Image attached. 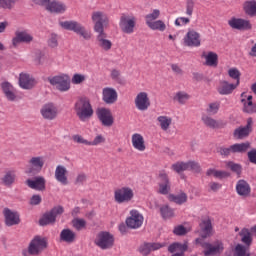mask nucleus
Wrapping results in <instances>:
<instances>
[{"label": "nucleus", "mask_w": 256, "mask_h": 256, "mask_svg": "<svg viewBox=\"0 0 256 256\" xmlns=\"http://www.w3.org/2000/svg\"><path fill=\"white\" fill-rule=\"evenodd\" d=\"M59 25L67 30L72 31L75 34L82 37L85 41H89L92 38L91 31L87 30L83 24L76 20H66V21H60Z\"/></svg>", "instance_id": "1"}, {"label": "nucleus", "mask_w": 256, "mask_h": 256, "mask_svg": "<svg viewBox=\"0 0 256 256\" xmlns=\"http://www.w3.org/2000/svg\"><path fill=\"white\" fill-rule=\"evenodd\" d=\"M75 112L80 121H88L94 113L89 98H79L77 102H75Z\"/></svg>", "instance_id": "2"}, {"label": "nucleus", "mask_w": 256, "mask_h": 256, "mask_svg": "<svg viewBox=\"0 0 256 256\" xmlns=\"http://www.w3.org/2000/svg\"><path fill=\"white\" fill-rule=\"evenodd\" d=\"M47 240L40 236H35L30 242L28 249L22 252L23 256H39L47 248Z\"/></svg>", "instance_id": "3"}, {"label": "nucleus", "mask_w": 256, "mask_h": 256, "mask_svg": "<svg viewBox=\"0 0 256 256\" xmlns=\"http://www.w3.org/2000/svg\"><path fill=\"white\" fill-rule=\"evenodd\" d=\"M137 24V17L133 14L123 13L120 17L119 27L121 32L127 35H131L135 32Z\"/></svg>", "instance_id": "4"}, {"label": "nucleus", "mask_w": 256, "mask_h": 256, "mask_svg": "<svg viewBox=\"0 0 256 256\" xmlns=\"http://www.w3.org/2000/svg\"><path fill=\"white\" fill-rule=\"evenodd\" d=\"M48 82L55 86L60 92H67L70 89V78L67 74H58L57 76H49Z\"/></svg>", "instance_id": "5"}, {"label": "nucleus", "mask_w": 256, "mask_h": 256, "mask_svg": "<svg viewBox=\"0 0 256 256\" xmlns=\"http://www.w3.org/2000/svg\"><path fill=\"white\" fill-rule=\"evenodd\" d=\"M134 199V191L132 188L124 186L114 191V200L117 204L129 203Z\"/></svg>", "instance_id": "6"}, {"label": "nucleus", "mask_w": 256, "mask_h": 256, "mask_svg": "<svg viewBox=\"0 0 256 256\" xmlns=\"http://www.w3.org/2000/svg\"><path fill=\"white\" fill-rule=\"evenodd\" d=\"M92 22L94 23V31L96 33L103 32L104 27L109 24L108 16L103 11H94L91 15Z\"/></svg>", "instance_id": "7"}, {"label": "nucleus", "mask_w": 256, "mask_h": 256, "mask_svg": "<svg viewBox=\"0 0 256 256\" xmlns=\"http://www.w3.org/2000/svg\"><path fill=\"white\" fill-rule=\"evenodd\" d=\"M44 164H45L44 157L42 156L32 157L28 161V166L26 168L25 173L28 175H37L42 171Z\"/></svg>", "instance_id": "8"}, {"label": "nucleus", "mask_w": 256, "mask_h": 256, "mask_svg": "<svg viewBox=\"0 0 256 256\" xmlns=\"http://www.w3.org/2000/svg\"><path fill=\"white\" fill-rule=\"evenodd\" d=\"M95 244L102 250L110 249L114 245V236L109 232H100L95 239Z\"/></svg>", "instance_id": "9"}, {"label": "nucleus", "mask_w": 256, "mask_h": 256, "mask_svg": "<svg viewBox=\"0 0 256 256\" xmlns=\"http://www.w3.org/2000/svg\"><path fill=\"white\" fill-rule=\"evenodd\" d=\"M59 113V110L56 106V104H53V102H48L47 104H44L40 110V114L43 117L44 120L47 121H53L57 118Z\"/></svg>", "instance_id": "10"}, {"label": "nucleus", "mask_w": 256, "mask_h": 256, "mask_svg": "<svg viewBox=\"0 0 256 256\" xmlns=\"http://www.w3.org/2000/svg\"><path fill=\"white\" fill-rule=\"evenodd\" d=\"M63 212L64 209L61 206L53 208L50 212L45 213L43 217L39 220L40 226L54 224L56 221V217L58 215H61Z\"/></svg>", "instance_id": "11"}, {"label": "nucleus", "mask_w": 256, "mask_h": 256, "mask_svg": "<svg viewBox=\"0 0 256 256\" xmlns=\"http://www.w3.org/2000/svg\"><path fill=\"white\" fill-rule=\"evenodd\" d=\"M228 25L232 29L239 31H246L252 29V24L250 23V21L243 18L232 17L228 20Z\"/></svg>", "instance_id": "12"}, {"label": "nucleus", "mask_w": 256, "mask_h": 256, "mask_svg": "<svg viewBox=\"0 0 256 256\" xmlns=\"http://www.w3.org/2000/svg\"><path fill=\"white\" fill-rule=\"evenodd\" d=\"M144 221L143 216L137 210L130 211V217L126 219V225L131 229H138Z\"/></svg>", "instance_id": "13"}, {"label": "nucleus", "mask_w": 256, "mask_h": 256, "mask_svg": "<svg viewBox=\"0 0 256 256\" xmlns=\"http://www.w3.org/2000/svg\"><path fill=\"white\" fill-rule=\"evenodd\" d=\"M201 246L205 249V256H215L221 254L224 250V245L220 241H217L214 244L202 243Z\"/></svg>", "instance_id": "14"}, {"label": "nucleus", "mask_w": 256, "mask_h": 256, "mask_svg": "<svg viewBox=\"0 0 256 256\" xmlns=\"http://www.w3.org/2000/svg\"><path fill=\"white\" fill-rule=\"evenodd\" d=\"M98 119L104 127H111L114 123V118L111 110L108 108H99L97 110Z\"/></svg>", "instance_id": "15"}, {"label": "nucleus", "mask_w": 256, "mask_h": 256, "mask_svg": "<svg viewBox=\"0 0 256 256\" xmlns=\"http://www.w3.org/2000/svg\"><path fill=\"white\" fill-rule=\"evenodd\" d=\"M97 33L96 44L101 50L109 52L112 49L113 43L111 40L107 39V33L105 31H100Z\"/></svg>", "instance_id": "16"}, {"label": "nucleus", "mask_w": 256, "mask_h": 256, "mask_svg": "<svg viewBox=\"0 0 256 256\" xmlns=\"http://www.w3.org/2000/svg\"><path fill=\"white\" fill-rule=\"evenodd\" d=\"M151 102L147 92H139L135 98V106L139 111H146L150 107Z\"/></svg>", "instance_id": "17"}, {"label": "nucleus", "mask_w": 256, "mask_h": 256, "mask_svg": "<svg viewBox=\"0 0 256 256\" xmlns=\"http://www.w3.org/2000/svg\"><path fill=\"white\" fill-rule=\"evenodd\" d=\"M241 103L243 104V111L248 114L256 113V104H253V96H248L246 92L241 94Z\"/></svg>", "instance_id": "18"}, {"label": "nucleus", "mask_w": 256, "mask_h": 256, "mask_svg": "<svg viewBox=\"0 0 256 256\" xmlns=\"http://www.w3.org/2000/svg\"><path fill=\"white\" fill-rule=\"evenodd\" d=\"M66 3L62 1H51L46 5V10L52 14H64L67 11Z\"/></svg>", "instance_id": "19"}, {"label": "nucleus", "mask_w": 256, "mask_h": 256, "mask_svg": "<svg viewBox=\"0 0 256 256\" xmlns=\"http://www.w3.org/2000/svg\"><path fill=\"white\" fill-rule=\"evenodd\" d=\"M184 43L188 47H199L201 44L200 34L195 30H189L184 38Z\"/></svg>", "instance_id": "20"}, {"label": "nucleus", "mask_w": 256, "mask_h": 256, "mask_svg": "<svg viewBox=\"0 0 256 256\" xmlns=\"http://www.w3.org/2000/svg\"><path fill=\"white\" fill-rule=\"evenodd\" d=\"M33 41V36L27 31H17L15 37L12 39V45L17 47L20 43H31Z\"/></svg>", "instance_id": "21"}, {"label": "nucleus", "mask_w": 256, "mask_h": 256, "mask_svg": "<svg viewBox=\"0 0 256 256\" xmlns=\"http://www.w3.org/2000/svg\"><path fill=\"white\" fill-rule=\"evenodd\" d=\"M159 189L158 193L161 195H167L171 190V183L168 175L163 171L159 174Z\"/></svg>", "instance_id": "22"}, {"label": "nucleus", "mask_w": 256, "mask_h": 256, "mask_svg": "<svg viewBox=\"0 0 256 256\" xmlns=\"http://www.w3.org/2000/svg\"><path fill=\"white\" fill-rule=\"evenodd\" d=\"M102 100L107 105H112L118 100V94L115 88L106 87L102 90Z\"/></svg>", "instance_id": "23"}, {"label": "nucleus", "mask_w": 256, "mask_h": 256, "mask_svg": "<svg viewBox=\"0 0 256 256\" xmlns=\"http://www.w3.org/2000/svg\"><path fill=\"white\" fill-rule=\"evenodd\" d=\"M26 185L36 191H44L46 189V180L44 177H35L34 179H28Z\"/></svg>", "instance_id": "24"}, {"label": "nucleus", "mask_w": 256, "mask_h": 256, "mask_svg": "<svg viewBox=\"0 0 256 256\" xmlns=\"http://www.w3.org/2000/svg\"><path fill=\"white\" fill-rule=\"evenodd\" d=\"M55 179L57 180V182H59L63 186H66L69 184L68 171L64 166L59 165L56 167Z\"/></svg>", "instance_id": "25"}, {"label": "nucleus", "mask_w": 256, "mask_h": 256, "mask_svg": "<svg viewBox=\"0 0 256 256\" xmlns=\"http://www.w3.org/2000/svg\"><path fill=\"white\" fill-rule=\"evenodd\" d=\"M3 215L5 217V223L7 226H14L20 222L18 213L13 212L8 208L3 210Z\"/></svg>", "instance_id": "26"}, {"label": "nucleus", "mask_w": 256, "mask_h": 256, "mask_svg": "<svg viewBox=\"0 0 256 256\" xmlns=\"http://www.w3.org/2000/svg\"><path fill=\"white\" fill-rule=\"evenodd\" d=\"M237 87V84H229L227 80H221L217 86V91L220 95H231Z\"/></svg>", "instance_id": "27"}, {"label": "nucleus", "mask_w": 256, "mask_h": 256, "mask_svg": "<svg viewBox=\"0 0 256 256\" xmlns=\"http://www.w3.org/2000/svg\"><path fill=\"white\" fill-rule=\"evenodd\" d=\"M17 179V174L15 170L5 171L4 175L1 177V184L5 187H11Z\"/></svg>", "instance_id": "28"}, {"label": "nucleus", "mask_w": 256, "mask_h": 256, "mask_svg": "<svg viewBox=\"0 0 256 256\" xmlns=\"http://www.w3.org/2000/svg\"><path fill=\"white\" fill-rule=\"evenodd\" d=\"M202 58L205 59V65L216 68L218 66V54L214 51L203 52Z\"/></svg>", "instance_id": "29"}, {"label": "nucleus", "mask_w": 256, "mask_h": 256, "mask_svg": "<svg viewBox=\"0 0 256 256\" xmlns=\"http://www.w3.org/2000/svg\"><path fill=\"white\" fill-rule=\"evenodd\" d=\"M164 247V244L160 243H144L140 246L139 252L143 256H148L152 251L159 250L160 248Z\"/></svg>", "instance_id": "30"}, {"label": "nucleus", "mask_w": 256, "mask_h": 256, "mask_svg": "<svg viewBox=\"0 0 256 256\" xmlns=\"http://www.w3.org/2000/svg\"><path fill=\"white\" fill-rule=\"evenodd\" d=\"M19 85L23 89H32L36 85V80L29 76V74H20Z\"/></svg>", "instance_id": "31"}, {"label": "nucleus", "mask_w": 256, "mask_h": 256, "mask_svg": "<svg viewBox=\"0 0 256 256\" xmlns=\"http://www.w3.org/2000/svg\"><path fill=\"white\" fill-rule=\"evenodd\" d=\"M132 146L140 152H144L146 150L145 140L142 134L136 133L132 135Z\"/></svg>", "instance_id": "32"}, {"label": "nucleus", "mask_w": 256, "mask_h": 256, "mask_svg": "<svg viewBox=\"0 0 256 256\" xmlns=\"http://www.w3.org/2000/svg\"><path fill=\"white\" fill-rule=\"evenodd\" d=\"M236 191L238 195L242 197H249L251 194V187L246 181L240 180L236 185Z\"/></svg>", "instance_id": "33"}, {"label": "nucleus", "mask_w": 256, "mask_h": 256, "mask_svg": "<svg viewBox=\"0 0 256 256\" xmlns=\"http://www.w3.org/2000/svg\"><path fill=\"white\" fill-rule=\"evenodd\" d=\"M201 236L207 238L212 235L213 227L210 219H205L200 223Z\"/></svg>", "instance_id": "34"}, {"label": "nucleus", "mask_w": 256, "mask_h": 256, "mask_svg": "<svg viewBox=\"0 0 256 256\" xmlns=\"http://www.w3.org/2000/svg\"><path fill=\"white\" fill-rule=\"evenodd\" d=\"M60 240L65 243L71 244L76 240V233L70 229H64L60 233Z\"/></svg>", "instance_id": "35"}, {"label": "nucleus", "mask_w": 256, "mask_h": 256, "mask_svg": "<svg viewBox=\"0 0 256 256\" xmlns=\"http://www.w3.org/2000/svg\"><path fill=\"white\" fill-rule=\"evenodd\" d=\"M1 88L9 101H14L16 96L14 94V88L9 82H2Z\"/></svg>", "instance_id": "36"}, {"label": "nucleus", "mask_w": 256, "mask_h": 256, "mask_svg": "<svg viewBox=\"0 0 256 256\" xmlns=\"http://www.w3.org/2000/svg\"><path fill=\"white\" fill-rule=\"evenodd\" d=\"M168 199L171 202L176 203L177 205H183L188 201V196L186 193L181 192L178 195H173V194L169 195Z\"/></svg>", "instance_id": "37"}, {"label": "nucleus", "mask_w": 256, "mask_h": 256, "mask_svg": "<svg viewBox=\"0 0 256 256\" xmlns=\"http://www.w3.org/2000/svg\"><path fill=\"white\" fill-rule=\"evenodd\" d=\"M157 121L163 131H168L172 125V118L170 116H158Z\"/></svg>", "instance_id": "38"}, {"label": "nucleus", "mask_w": 256, "mask_h": 256, "mask_svg": "<svg viewBox=\"0 0 256 256\" xmlns=\"http://www.w3.org/2000/svg\"><path fill=\"white\" fill-rule=\"evenodd\" d=\"M202 121L207 127L211 129H219L221 127V124L218 122V120H214V118H211V116H207L206 114L202 116Z\"/></svg>", "instance_id": "39"}, {"label": "nucleus", "mask_w": 256, "mask_h": 256, "mask_svg": "<svg viewBox=\"0 0 256 256\" xmlns=\"http://www.w3.org/2000/svg\"><path fill=\"white\" fill-rule=\"evenodd\" d=\"M244 11L249 16H256V0H249L244 3Z\"/></svg>", "instance_id": "40"}, {"label": "nucleus", "mask_w": 256, "mask_h": 256, "mask_svg": "<svg viewBox=\"0 0 256 256\" xmlns=\"http://www.w3.org/2000/svg\"><path fill=\"white\" fill-rule=\"evenodd\" d=\"M147 26L153 31L164 32L166 30V24L161 19L155 20L149 23Z\"/></svg>", "instance_id": "41"}, {"label": "nucleus", "mask_w": 256, "mask_h": 256, "mask_svg": "<svg viewBox=\"0 0 256 256\" xmlns=\"http://www.w3.org/2000/svg\"><path fill=\"white\" fill-rule=\"evenodd\" d=\"M250 148V142H242L241 144H233L231 146L232 153H245Z\"/></svg>", "instance_id": "42"}, {"label": "nucleus", "mask_w": 256, "mask_h": 256, "mask_svg": "<svg viewBox=\"0 0 256 256\" xmlns=\"http://www.w3.org/2000/svg\"><path fill=\"white\" fill-rule=\"evenodd\" d=\"M174 101L179 103L180 105H185L187 103V101L190 99L189 94H187V92H176L175 96H174Z\"/></svg>", "instance_id": "43"}, {"label": "nucleus", "mask_w": 256, "mask_h": 256, "mask_svg": "<svg viewBox=\"0 0 256 256\" xmlns=\"http://www.w3.org/2000/svg\"><path fill=\"white\" fill-rule=\"evenodd\" d=\"M206 175L209 177L214 176L217 179H224L230 176V174L225 171H217L215 169H209Z\"/></svg>", "instance_id": "44"}, {"label": "nucleus", "mask_w": 256, "mask_h": 256, "mask_svg": "<svg viewBox=\"0 0 256 256\" xmlns=\"http://www.w3.org/2000/svg\"><path fill=\"white\" fill-rule=\"evenodd\" d=\"M229 76L236 80V83L234 85H237V87L240 85V77H241V72L239 71L238 68L232 67L228 70Z\"/></svg>", "instance_id": "45"}, {"label": "nucleus", "mask_w": 256, "mask_h": 256, "mask_svg": "<svg viewBox=\"0 0 256 256\" xmlns=\"http://www.w3.org/2000/svg\"><path fill=\"white\" fill-rule=\"evenodd\" d=\"M172 170L178 174L188 171V162H177L172 165Z\"/></svg>", "instance_id": "46"}, {"label": "nucleus", "mask_w": 256, "mask_h": 256, "mask_svg": "<svg viewBox=\"0 0 256 256\" xmlns=\"http://www.w3.org/2000/svg\"><path fill=\"white\" fill-rule=\"evenodd\" d=\"M159 17H160V10L159 9H154L151 13H149L145 16L146 24L149 25V24L153 23Z\"/></svg>", "instance_id": "47"}, {"label": "nucleus", "mask_w": 256, "mask_h": 256, "mask_svg": "<svg viewBox=\"0 0 256 256\" xmlns=\"http://www.w3.org/2000/svg\"><path fill=\"white\" fill-rule=\"evenodd\" d=\"M250 132L251 130L244 126L242 128H237L234 132V136L238 139H243L244 137H247L250 134Z\"/></svg>", "instance_id": "48"}, {"label": "nucleus", "mask_w": 256, "mask_h": 256, "mask_svg": "<svg viewBox=\"0 0 256 256\" xmlns=\"http://www.w3.org/2000/svg\"><path fill=\"white\" fill-rule=\"evenodd\" d=\"M188 248V245L185 244H180V243H174L169 246L168 251L171 253H174L175 251H181V253L185 252Z\"/></svg>", "instance_id": "49"}, {"label": "nucleus", "mask_w": 256, "mask_h": 256, "mask_svg": "<svg viewBox=\"0 0 256 256\" xmlns=\"http://www.w3.org/2000/svg\"><path fill=\"white\" fill-rule=\"evenodd\" d=\"M161 215L164 219H169L174 217V210L169 206L165 205L160 208Z\"/></svg>", "instance_id": "50"}, {"label": "nucleus", "mask_w": 256, "mask_h": 256, "mask_svg": "<svg viewBox=\"0 0 256 256\" xmlns=\"http://www.w3.org/2000/svg\"><path fill=\"white\" fill-rule=\"evenodd\" d=\"M86 221L84 219H80V218H75L72 221V226L77 230V231H81L83 229L86 228Z\"/></svg>", "instance_id": "51"}, {"label": "nucleus", "mask_w": 256, "mask_h": 256, "mask_svg": "<svg viewBox=\"0 0 256 256\" xmlns=\"http://www.w3.org/2000/svg\"><path fill=\"white\" fill-rule=\"evenodd\" d=\"M220 109V104L218 102H212L208 105V108H206V113L210 116L216 115Z\"/></svg>", "instance_id": "52"}, {"label": "nucleus", "mask_w": 256, "mask_h": 256, "mask_svg": "<svg viewBox=\"0 0 256 256\" xmlns=\"http://www.w3.org/2000/svg\"><path fill=\"white\" fill-rule=\"evenodd\" d=\"M111 78H112V80H114L115 82H117L120 85L124 84V80L121 76V72L118 69L111 70Z\"/></svg>", "instance_id": "53"}, {"label": "nucleus", "mask_w": 256, "mask_h": 256, "mask_svg": "<svg viewBox=\"0 0 256 256\" xmlns=\"http://www.w3.org/2000/svg\"><path fill=\"white\" fill-rule=\"evenodd\" d=\"M240 235L242 236V242H244L246 245L249 246L252 243V238L249 230L243 229Z\"/></svg>", "instance_id": "54"}, {"label": "nucleus", "mask_w": 256, "mask_h": 256, "mask_svg": "<svg viewBox=\"0 0 256 256\" xmlns=\"http://www.w3.org/2000/svg\"><path fill=\"white\" fill-rule=\"evenodd\" d=\"M86 79H87V77L85 76V74H74L71 82L74 85H80V84L84 83L86 81Z\"/></svg>", "instance_id": "55"}, {"label": "nucleus", "mask_w": 256, "mask_h": 256, "mask_svg": "<svg viewBox=\"0 0 256 256\" xmlns=\"http://www.w3.org/2000/svg\"><path fill=\"white\" fill-rule=\"evenodd\" d=\"M235 256H250V254L247 252L246 247L238 244L235 248Z\"/></svg>", "instance_id": "56"}, {"label": "nucleus", "mask_w": 256, "mask_h": 256, "mask_svg": "<svg viewBox=\"0 0 256 256\" xmlns=\"http://www.w3.org/2000/svg\"><path fill=\"white\" fill-rule=\"evenodd\" d=\"M19 0H0V7L3 9H12L13 5Z\"/></svg>", "instance_id": "57"}, {"label": "nucleus", "mask_w": 256, "mask_h": 256, "mask_svg": "<svg viewBox=\"0 0 256 256\" xmlns=\"http://www.w3.org/2000/svg\"><path fill=\"white\" fill-rule=\"evenodd\" d=\"M72 139L75 143L90 146V141L85 140V138H83V136H80V134H75L74 136H72Z\"/></svg>", "instance_id": "58"}, {"label": "nucleus", "mask_w": 256, "mask_h": 256, "mask_svg": "<svg viewBox=\"0 0 256 256\" xmlns=\"http://www.w3.org/2000/svg\"><path fill=\"white\" fill-rule=\"evenodd\" d=\"M195 2L194 0H187L186 3V15L192 17L194 12Z\"/></svg>", "instance_id": "59"}, {"label": "nucleus", "mask_w": 256, "mask_h": 256, "mask_svg": "<svg viewBox=\"0 0 256 256\" xmlns=\"http://www.w3.org/2000/svg\"><path fill=\"white\" fill-rule=\"evenodd\" d=\"M187 165H188V171H193L195 173L201 172V167L198 163L194 161H189L187 162Z\"/></svg>", "instance_id": "60"}, {"label": "nucleus", "mask_w": 256, "mask_h": 256, "mask_svg": "<svg viewBox=\"0 0 256 256\" xmlns=\"http://www.w3.org/2000/svg\"><path fill=\"white\" fill-rule=\"evenodd\" d=\"M171 69L176 76H183L184 71L178 63H172Z\"/></svg>", "instance_id": "61"}, {"label": "nucleus", "mask_w": 256, "mask_h": 256, "mask_svg": "<svg viewBox=\"0 0 256 256\" xmlns=\"http://www.w3.org/2000/svg\"><path fill=\"white\" fill-rule=\"evenodd\" d=\"M227 167L230 168L234 173L240 175L242 172V167L239 164L233 162H228Z\"/></svg>", "instance_id": "62"}, {"label": "nucleus", "mask_w": 256, "mask_h": 256, "mask_svg": "<svg viewBox=\"0 0 256 256\" xmlns=\"http://www.w3.org/2000/svg\"><path fill=\"white\" fill-rule=\"evenodd\" d=\"M87 181V175L85 173H79L75 179V185H83Z\"/></svg>", "instance_id": "63"}, {"label": "nucleus", "mask_w": 256, "mask_h": 256, "mask_svg": "<svg viewBox=\"0 0 256 256\" xmlns=\"http://www.w3.org/2000/svg\"><path fill=\"white\" fill-rule=\"evenodd\" d=\"M173 233L177 236H183L187 234V229L184 226L179 225L174 228Z\"/></svg>", "instance_id": "64"}]
</instances>
